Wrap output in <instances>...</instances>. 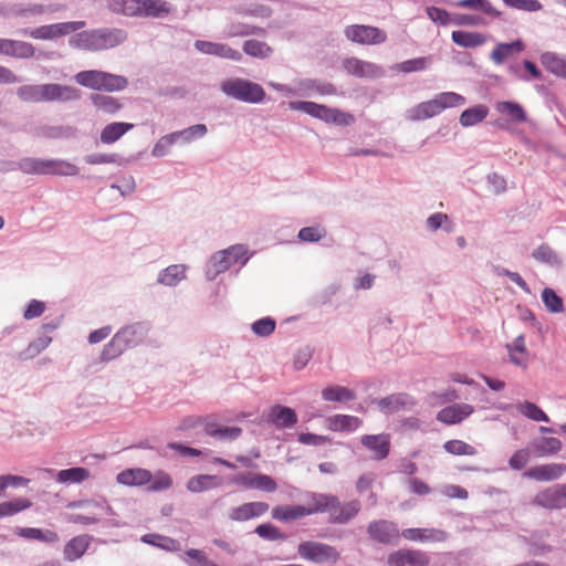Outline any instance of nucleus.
I'll return each instance as SVG.
<instances>
[{
    "mask_svg": "<svg viewBox=\"0 0 566 566\" xmlns=\"http://www.w3.org/2000/svg\"><path fill=\"white\" fill-rule=\"evenodd\" d=\"M193 46L198 52L207 55H213L234 62H240L243 59L239 50L232 49L227 43L196 40Z\"/></svg>",
    "mask_w": 566,
    "mask_h": 566,
    "instance_id": "2eb2a0df",
    "label": "nucleus"
},
{
    "mask_svg": "<svg viewBox=\"0 0 566 566\" xmlns=\"http://www.w3.org/2000/svg\"><path fill=\"white\" fill-rule=\"evenodd\" d=\"M344 35L348 41L360 45H378L387 40L384 30L366 24L347 25L344 29Z\"/></svg>",
    "mask_w": 566,
    "mask_h": 566,
    "instance_id": "f8f14e48",
    "label": "nucleus"
},
{
    "mask_svg": "<svg viewBox=\"0 0 566 566\" xmlns=\"http://www.w3.org/2000/svg\"><path fill=\"white\" fill-rule=\"evenodd\" d=\"M149 325L144 322H136L119 328L102 350V359L109 361L129 348L137 347L147 337Z\"/></svg>",
    "mask_w": 566,
    "mask_h": 566,
    "instance_id": "f03ea898",
    "label": "nucleus"
},
{
    "mask_svg": "<svg viewBox=\"0 0 566 566\" xmlns=\"http://www.w3.org/2000/svg\"><path fill=\"white\" fill-rule=\"evenodd\" d=\"M69 132V127L42 125L34 128L33 136L48 139H57L66 137Z\"/></svg>",
    "mask_w": 566,
    "mask_h": 566,
    "instance_id": "e2e57ef3",
    "label": "nucleus"
},
{
    "mask_svg": "<svg viewBox=\"0 0 566 566\" xmlns=\"http://www.w3.org/2000/svg\"><path fill=\"white\" fill-rule=\"evenodd\" d=\"M292 111L303 112L314 118L339 126H350L355 123L354 115L342 109L328 107L310 101H293L289 103Z\"/></svg>",
    "mask_w": 566,
    "mask_h": 566,
    "instance_id": "0eeeda50",
    "label": "nucleus"
},
{
    "mask_svg": "<svg viewBox=\"0 0 566 566\" xmlns=\"http://www.w3.org/2000/svg\"><path fill=\"white\" fill-rule=\"evenodd\" d=\"M361 420L355 416L335 415L327 418V427L332 431L353 432L359 428Z\"/></svg>",
    "mask_w": 566,
    "mask_h": 566,
    "instance_id": "79ce46f5",
    "label": "nucleus"
},
{
    "mask_svg": "<svg viewBox=\"0 0 566 566\" xmlns=\"http://www.w3.org/2000/svg\"><path fill=\"white\" fill-rule=\"evenodd\" d=\"M360 510V503L357 500L349 501L343 505L338 502V507L331 511V518L335 523L345 524L355 517Z\"/></svg>",
    "mask_w": 566,
    "mask_h": 566,
    "instance_id": "c03bdc74",
    "label": "nucleus"
},
{
    "mask_svg": "<svg viewBox=\"0 0 566 566\" xmlns=\"http://www.w3.org/2000/svg\"><path fill=\"white\" fill-rule=\"evenodd\" d=\"M342 66L348 75L358 78L375 80L384 77L386 74L381 65L355 56L344 59Z\"/></svg>",
    "mask_w": 566,
    "mask_h": 566,
    "instance_id": "ddd939ff",
    "label": "nucleus"
},
{
    "mask_svg": "<svg viewBox=\"0 0 566 566\" xmlns=\"http://www.w3.org/2000/svg\"><path fill=\"white\" fill-rule=\"evenodd\" d=\"M86 514H66L65 520L70 523L82 524V525H94L103 520L104 515H107L105 511H85Z\"/></svg>",
    "mask_w": 566,
    "mask_h": 566,
    "instance_id": "052dcab7",
    "label": "nucleus"
},
{
    "mask_svg": "<svg viewBox=\"0 0 566 566\" xmlns=\"http://www.w3.org/2000/svg\"><path fill=\"white\" fill-rule=\"evenodd\" d=\"M505 348L512 364L522 368L527 367V349L523 334L518 335L512 343L506 344Z\"/></svg>",
    "mask_w": 566,
    "mask_h": 566,
    "instance_id": "4c0bfd02",
    "label": "nucleus"
},
{
    "mask_svg": "<svg viewBox=\"0 0 566 566\" xmlns=\"http://www.w3.org/2000/svg\"><path fill=\"white\" fill-rule=\"evenodd\" d=\"M454 44L464 49L482 46L488 42V35L481 32L457 30L451 33Z\"/></svg>",
    "mask_w": 566,
    "mask_h": 566,
    "instance_id": "473e14b6",
    "label": "nucleus"
},
{
    "mask_svg": "<svg viewBox=\"0 0 566 566\" xmlns=\"http://www.w3.org/2000/svg\"><path fill=\"white\" fill-rule=\"evenodd\" d=\"M81 96L76 87L55 83L44 84V102H70Z\"/></svg>",
    "mask_w": 566,
    "mask_h": 566,
    "instance_id": "4be33fe9",
    "label": "nucleus"
},
{
    "mask_svg": "<svg viewBox=\"0 0 566 566\" xmlns=\"http://www.w3.org/2000/svg\"><path fill=\"white\" fill-rule=\"evenodd\" d=\"M474 408L469 403H454L441 409L437 420L446 424H455L471 416Z\"/></svg>",
    "mask_w": 566,
    "mask_h": 566,
    "instance_id": "393cba45",
    "label": "nucleus"
},
{
    "mask_svg": "<svg viewBox=\"0 0 566 566\" xmlns=\"http://www.w3.org/2000/svg\"><path fill=\"white\" fill-rule=\"evenodd\" d=\"M17 534L28 539H35L44 543H55L59 541V535L51 530L21 527L17 530Z\"/></svg>",
    "mask_w": 566,
    "mask_h": 566,
    "instance_id": "3c124183",
    "label": "nucleus"
},
{
    "mask_svg": "<svg viewBox=\"0 0 566 566\" xmlns=\"http://www.w3.org/2000/svg\"><path fill=\"white\" fill-rule=\"evenodd\" d=\"M253 252L249 250L245 244L237 243L228 247L227 249L214 252L206 268V277L209 281L214 280L219 274L224 273L234 264L244 266Z\"/></svg>",
    "mask_w": 566,
    "mask_h": 566,
    "instance_id": "20e7f679",
    "label": "nucleus"
},
{
    "mask_svg": "<svg viewBox=\"0 0 566 566\" xmlns=\"http://www.w3.org/2000/svg\"><path fill=\"white\" fill-rule=\"evenodd\" d=\"M310 515L305 505H279L272 510V517L281 522H291Z\"/></svg>",
    "mask_w": 566,
    "mask_h": 566,
    "instance_id": "ea45409f",
    "label": "nucleus"
},
{
    "mask_svg": "<svg viewBox=\"0 0 566 566\" xmlns=\"http://www.w3.org/2000/svg\"><path fill=\"white\" fill-rule=\"evenodd\" d=\"M517 411L533 421L549 422L548 416L534 402L524 401L516 405Z\"/></svg>",
    "mask_w": 566,
    "mask_h": 566,
    "instance_id": "13d9d810",
    "label": "nucleus"
},
{
    "mask_svg": "<svg viewBox=\"0 0 566 566\" xmlns=\"http://www.w3.org/2000/svg\"><path fill=\"white\" fill-rule=\"evenodd\" d=\"M69 509H83L84 511H105L108 515H114V510L111 505L104 500V501H95V500H81V501H73L67 504Z\"/></svg>",
    "mask_w": 566,
    "mask_h": 566,
    "instance_id": "680f3d73",
    "label": "nucleus"
},
{
    "mask_svg": "<svg viewBox=\"0 0 566 566\" xmlns=\"http://www.w3.org/2000/svg\"><path fill=\"white\" fill-rule=\"evenodd\" d=\"M297 553L303 559L316 564L336 563L339 559V553L335 547L319 542H302Z\"/></svg>",
    "mask_w": 566,
    "mask_h": 566,
    "instance_id": "9b49d317",
    "label": "nucleus"
},
{
    "mask_svg": "<svg viewBox=\"0 0 566 566\" xmlns=\"http://www.w3.org/2000/svg\"><path fill=\"white\" fill-rule=\"evenodd\" d=\"M360 443L373 452L375 460H384L388 457L390 450L389 434H366L360 438Z\"/></svg>",
    "mask_w": 566,
    "mask_h": 566,
    "instance_id": "aec40b11",
    "label": "nucleus"
},
{
    "mask_svg": "<svg viewBox=\"0 0 566 566\" xmlns=\"http://www.w3.org/2000/svg\"><path fill=\"white\" fill-rule=\"evenodd\" d=\"M532 256L537 262L545 263L554 268H559L563 265V259L548 244H541L539 247H537L532 252Z\"/></svg>",
    "mask_w": 566,
    "mask_h": 566,
    "instance_id": "8fccbe9b",
    "label": "nucleus"
},
{
    "mask_svg": "<svg viewBox=\"0 0 566 566\" xmlns=\"http://www.w3.org/2000/svg\"><path fill=\"white\" fill-rule=\"evenodd\" d=\"M171 11L172 6L166 0H143L142 17L163 18Z\"/></svg>",
    "mask_w": 566,
    "mask_h": 566,
    "instance_id": "49530a36",
    "label": "nucleus"
},
{
    "mask_svg": "<svg viewBox=\"0 0 566 566\" xmlns=\"http://www.w3.org/2000/svg\"><path fill=\"white\" fill-rule=\"evenodd\" d=\"M133 128L134 125L130 123L115 122L107 124L101 132L99 140L104 145L114 144Z\"/></svg>",
    "mask_w": 566,
    "mask_h": 566,
    "instance_id": "58836bf2",
    "label": "nucleus"
},
{
    "mask_svg": "<svg viewBox=\"0 0 566 566\" xmlns=\"http://www.w3.org/2000/svg\"><path fill=\"white\" fill-rule=\"evenodd\" d=\"M91 102L96 111L103 114L113 115L122 108L119 101L109 95L92 94Z\"/></svg>",
    "mask_w": 566,
    "mask_h": 566,
    "instance_id": "de8ad7c7",
    "label": "nucleus"
},
{
    "mask_svg": "<svg viewBox=\"0 0 566 566\" xmlns=\"http://www.w3.org/2000/svg\"><path fill=\"white\" fill-rule=\"evenodd\" d=\"M144 543L157 546L167 552H177L180 549L179 543L170 537L161 536L157 534H146L142 537Z\"/></svg>",
    "mask_w": 566,
    "mask_h": 566,
    "instance_id": "bf43d9fd",
    "label": "nucleus"
},
{
    "mask_svg": "<svg viewBox=\"0 0 566 566\" xmlns=\"http://www.w3.org/2000/svg\"><path fill=\"white\" fill-rule=\"evenodd\" d=\"M525 49L522 40H515L510 43H497L490 54V59L496 65H501L505 60L513 57Z\"/></svg>",
    "mask_w": 566,
    "mask_h": 566,
    "instance_id": "cd10ccee",
    "label": "nucleus"
},
{
    "mask_svg": "<svg viewBox=\"0 0 566 566\" xmlns=\"http://www.w3.org/2000/svg\"><path fill=\"white\" fill-rule=\"evenodd\" d=\"M18 97L27 103L44 102V84H27L17 90Z\"/></svg>",
    "mask_w": 566,
    "mask_h": 566,
    "instance_id": "603ef678",
    "label": "nucleus"
},
{
    "mask_svg": "<svg viewBox=\"0 0 566 566\" xmlns=\"http://www.w3.org/2000/svg\"><path fill=\"white\" fill-rule=\"evenodd\" d=\"M430 63V57L421 56L398 63L394 69L403 73L419 72L426 70Z\"/></svg>",
    "mask_w": 566,
    "mask_h": 566,
    "instance_id": "338daca9",
    "label": "nucleus"
},
{
    "mask_svg": "<svg viewBox=\"0 0 566 566\" xmlns=\"http://www.w3.org/2000/svg\"><path fill=\"white\" fill-rule=\"evenodd\" d=\"M467 99L463 95L455 92H442L433 98L421 102L411 107L406 113V118L411 122L424 120L439 115L447 108L463 106Z\"/></svg>",
    "mask_w": 566,
    "mask_h": 566,
    "instance_id": "39448f33",
    "label": "nucleus"
},
{
    "mask_svg": "<svg viewBox=\"0 0 566 566\" xmlns=\"http://www.w3.org/2000/svg\"><path fill=\"white\" fill-rule=\"evenodd\" d=\"M17 168L27 175L76 176L78 167L65 159L25 157L17 163Z\"/></svg>",
    "mask_w": 566,
    "mask_h": 566,
    "instance_id": "423d86ee",
    "label": "nucleus"
},
{
    "mask_svg": "<svg viewBox=\"0 0 566 566\" xmlns=\"http://www.w3.org/2000/svg\"><path fill=\"white\" fill-rule=\"evenodd\" d=\"M85 27L84 21H67L52 24H44L36 28H25L19 34L30 36L34 40L53 41L76 32Z\"/></svg>",
    "mask_w": 566,
    "mask_h": 566,
    "instance_id": "9d476101",
    "label": "nucleus"
},
{
    "mask_svg": "<svg viewBox=\"0 0 566 566\" xmlns=\"http://www.w3.org/2000/svg\"><path fill=\"white\" fill-rule=\"evenodd\" d=\"M532 504L546 510L566 509V483L555 484L539 491Z\"/></svg>",
    "mask_w": 566,
    "mask_h": 566,
    "instance_id": "4468645a",
    "label": "nucleus"
},
{
    "mask_svg": "<svg viewBox=\"0 0 566 566\" xmlns=\"http://www.w3.org/2000/svg\"><path fill=\"white\" fill-rule=\"evenodd\" d=\"M401 536L412 542H444L448 538L447 532L439 528H406Z\"/></svg>",
    "mask_w": 566,
    "mask_h": 566,
    "instance_id": "bb28decb",
    "label": "nucleus"
},
{
    "mask_svg": "<svg viewBox=\"0 0 566 566\" xmlns=\"http://www.w3.org/2000/svg\"><path fill=\"white\" fill-rule=\"evenodd\" d=\"M322 398L325 401L346 402L354 400L356 395L353 390L343 386H329L322 390Z\"/></svg>",
    "mask_w": 566,
    "mask_h": 566,
    "instance_id": "6e6d98bb",
    "label": "nucleus"
},
{
    "mask_svg": "<svg viewBox=\"0 0 566 566\" xmlns=\"http://www.w3.org/2000/svg\"><path fill=\"white\" fill-rule=\"evenodd\" d=\"M35 54V48L24 41L8 39V46L6 55L15 59H30Z\"/></svg>",
    "mask_w": 566,
    "mask_h": 566,
    "instance_id": "864d4df0",
    "label": "nucleus"
},
{
    "mask_svg": "<svg viewBox=\"0 0 566 566\" xmlns=\"http://www.w3.org/2000/svg\"><path fill=\"white\" fill-rule=\"evenodd\" d=\"M242 430L239 427H207V433L220 440L232 441L241 436Z\"/></svg>",
    "mask_w": 566,
    "mask_h": 566,
    "instance_id": "0e129e2a",
    "label": "nucleus"
},
{
    "mask_svg": "<svg viewBox=\"0 0 566 566\" xmlns=\"http://www.w3.org/2000/svg\"><path fill=\"white\" fill-rule=\"evenodd\" d=\"M489 115L488 106L483 104L475 105L463 111L459 117V122L463 127H471L482 123Z\"/></svg>",
    "mask_w": 566,
    "mask_h": 566,
    "instance_id": "a18cd8bd",
    "label": "nucleus"
},
{
    "mask_svg": "<svg viewBox=\"0 0 566 566\" xmlns=\"http://www.w3.org/2000/svg\"><path fill=\"white\" fill-rule=\"evenodd\" d=\"M336 87L328 82L316 78H300L297 80V96L311 98L317 95L331 96L336 95Z\"/></svg>",
    "mask_w": 566,
    "mask_h": 566,
    "instance_id": "f3484780",
    "label": "nucleus"
},
{
    "mask_svg": "<svg viewBox=\"0 0 566 566\" xmlns=\"http://www.w3.org/2000/svg\"><path fill=\"white\" fill-rule=\"evenodd\" d=\"M32 506V503L23 497H17L11 501L0 503V518L15 515Z\"/></svg>",
    "mask_w": 566,
    "mask_h": 566,
    "instance_id": "4d7b16f0",
    "label": "nucleus"
},
{
    "mask_svg": "<svg viewBox=\"0 0 566 566\" xmlns=\"http://www.w3.org/2000/svg\"><path fill=\"white\" fill-rule=\"evenodd\" d=\"M495 111L502 115L506 124H522L527 122V114L524 107L513 101H500L495 103Z\"/></svg>",
    "mask_w": 566,
    "mask_h": 566,
    "instance_id": "a878e982",
    "label": "nucleus"
},
{
    "mask_svg": "<svg viewBox=\"0 0 566 566\" xmlns=\"http://www.w3.org/2000/svg\"><path fill=\"white\" fill-rule=\"evenodd\" d=\"M455 8L471 10L475 13H457L452 23L461 27H488L492 20L502 15L490 0H457L451 3Z\"/></svg>",
    "mask_w": 566,
    "mask_h": 566,
    "instance_id": "7ed1b4c3",
    "label": "nucleus"
},
{
    "mask_svg": "<svg viewBox=\"0 0 566 566\" xmlns=\"http://www.w3.org/2000/svg\"><path fill=\"white\" fill-rule=\"evenodd\" d=\"M429 556L417 549H399L388 556L389 566H427Z\"/></svg>",
    "mask_w": 566,
    "mask_h": 566,
    "instance_id": "6ab92c4d",
    "label": "nucleus"
},
{
    "mask_svg": "<svg viewBox=\"0 0 566 566\" xmlns=\"http://www.w3.org/2000/svg\"><path fill=\"white\" fill-rule=\"evenodd\" d=\"M268 510L269 504L265 502H249L231 509L228 516L232 521L244 522L263 515Z\"/></svg>",
    "mask_w": 566,
    "mask_h": 566,
    "instance_id": "5701e85b",
    "label": "nucleus"
},
{
    "mask_svg": "<svg viewBox=\"0 0 566 566\" xmlns=\"http://www.w3.org/2000/svg\"><path fill=\"white\" fill-rule=\"evenodd\" d=\"M530 449L537 458L555 454L562 450V442L557 438H541L531 442Z\"/></svg>",
    "mask_w": 566,
    "mask_h": 566,
    "instance_id": "a19ab883",
    "label": "nucleus"
},
{
    "mask_svg": "<svg viewBox=\"0 0 566 566\" xmlns=\"http://www.w3.org/2000/svg\"><path fill=\"white\" fill-rule=\"evenodd\" d=\"M188 265L171 264L158 273L157 283L174 287L187 279Z\"/></svg>",
    "mask_w": 566,
    "mask_h": 566,
    "instance_id": "7c9ffc66",
    "label": "nucleus"
},
{
    "mask_svg": "<svg viewBox=\"0 0 566 566\" xmlns=\"http://www.w3.org/2000/svg\"><path fill=\"white\" fill-rule=\"evenodd\" d=\"M116 481L128 486H140L151 481V473L146 469H127L117 474Z\"/></svg>",
    "mask_w": 566,
    "mask_h": 566,
    "instance_id": "f704fd0d",
    "label": "nucleus"
},
{
    "mask_svg": "<svg viewBox=\"0 0 566 566\" xmlns=\"http://www.w3.org/2000/svg\"><path fill=\"white\" fill-rule=\"evenodd\" d=\"M566 472V464L547 463L532 467L524 471L523 476L537 482H552L558 480Z\"/></svg>",
    "mask_w": 566,
    "mask_h": 566,
    "instance_id": "a211bd4d",
    "label": "nucleus"
},
{
    "mask_svg": "<svg viewBox=\"0 0 566 566\" xmlns=\"http://www.w3.org/2000/svg\"><path fill=\"white\" fill-rule=\"evenodd\" d=\"M367 532L373 539L382 544H397L400 538L398 526L387 520L369 523Z\"/></svg>",
    "mask_w": 566,
    "mask_h": 566,
    "instance_id": "dca6fc26",
    "label": "nucleus"
},
{
    "mask_svg": "<svg viewBox=\"0 0 566 566\" xmlns=\"http://www.w3.org/2000/svg\"><path fill=\"white\" fill-rule=\"evenodd\" d=\"M45 472L54 475L55 481L61 484L82 483L91 476L90 471L82 467L64 469L56 472L52 469H46Z\"/></svg>",
    "mask_w": 566,
    "mask_h": 566,
    "instance_id": "c85d7f7f",
    "label": "nucleus"
},
{
    "mask_svg": "<svg viewBox=\"0 0 566 566\" xmlns=\"http://www.w3.org/2000/svg\"><path fill=\"white\" fill-rule=\"evenodd\" d=\"M337 507L338 499L335 495L323 493H311L308 505L306 506L307 511H310V515L319 512H328L331 514V511Z\"/></svg>",
    "mask_w": 566,
    "mask_h": 566,
    "instance_id": "72a5a7b5",
    "label": "nucleus"
},
{
    "mask_svg": "<svg viewBox=\"0 0 566 566\" xmlns=\"http://www.w3.org/2000/svg\"><path fill=\"white\" fill-rule=\"evenodd\" d=\"M443 449L453 455H475L478 453L473 446L462 440H449L444 442Z\"/></svg>",
    "mask_w": 566,
    "mask_h": 566,
    "instance_id": "69168bd1",
    "label": "nucleus"
},
{
    "mask_svg": "<svg viewBox=\"0 0 566 566\" xmlns=\"http://www.w3.org/2000/svg\"><path fill=\"white\" fill-rule=\"evenodd\" d=\"M376 403L381 412L390 415L411 409L415 406V400L407 394H394L377 400Z\"/></svg>",
    "mask_w": 566,
    "mask_h": 566,
    "instance_id": "412c9836",
    "label": "nucleus"
},
{
    "mask_svg": "<svg viewBox=\"0 0 566 566\" xmlns=\"http://www.w3.org/2000/svg\"><path fill=\"white\" fill-rule=\"evenodd\" d=\"M208 133V128L205 124H196L187 128L172 132L171 135L176 145L186 146L193 143L197 139L203 138Z\"/></svg>",
    "mask_w": 566,
    "mask_h": 566,
    "instance_id": "c9c22d12",
    "label": "nucleus"
},
{
    "mask_svg": "<svg viewBox=\"0 0 566 566\" xmlns=\"http://www.w3.org/2000/svg\"><path fill=\"white\" fill-rule=\"evenodd\" d=\"M74 78L81 86L95 91L118 92L128 85V80L125 76L99 70L81 71L75 74Z\"/></svg>",
    "mask_w": 566,
    "mask_h": 566,
    "instance_id": "1a4fd4ad",
    "label": "nucleus"
},
{
    "mask_svg": "<svg viewBox=\"0 0 566 566\" xmlns=\"http://www.w3.org/2000/svg\"><path fill=\"white\" fill-rule=\"evenodd\" d=\"M266 421L277 429L292 428L297 422V415L290 407L275 405L269 410Z\"/></svg>",
    "mask_w": 566,
    "mask_h": 566,
    "instance_id": "b1692460",
    "label": "nucleus"
},
{
    "mask_svg": "<svg viewBox=\"0 0 566 566\" xmlns=\"http://www.w3.org/2000/svg\"><path fill=\"white\" fill-rule=\"evenodd\" d=\"M128 38L120 28H98L76 33L69 39V44L84 51H104L123 44Z\"/></svg>",
    "mask_w": 566,
    "mask_h": 566,
    "instance_id": "f257e3e1",
    "label": "nucleus"
},
{
    "mask_svg": "<svg viewBox=\"0 0 566 566\" xmlns=\"http://www.w3.org/2000/svg\"><path fill=\"white\" fill-rule=\"evenodd\" d=\"M265 29L255 27L241 21H229L224 29L223 35L226 38H244L249 35H265Z\"/></svg>",
    "mask_w": 566,
    "mask_h": 566,
    "instance_id": "2f4dec72",
    "label": "nucleus"
},
{
    "mask_svg": "<svg viewBox=\"0 0 566 566\" xmlns=\"http://www.w3.org/2000/svg\"><path fill=\"white\" fill-rule=\"evenodd\" d=\"M92 536L90 535H77L71 538L64 546L63 556L69 562L80 559L85 552L88 549L92 543Z\"/></svg>",
    "mask_w": 566,
    "mask_h": 566,
    "instance_id": "c756f323",
    "label": "nucleus"
},
{
    "mask_svg": "<svg viewBox=\"0 0 566 566\" xmlns=\"http://www.w3.org/2000/svg\"><path fill=\"white\" fill-rule=\"evenodd\" d=\"M539 61L548 72L566 78V59L555 52H544Z\"/></svg>",
    "mask_w": 566,
    "mask_h": 566,
    "instance_id": "37998d69",
    "label": "nucleus"
},
{
    "mask_svg": "<svg viewBox=\"0 0 566 566\" xmlns=\"http://www.w3.org/2000/svg\"><path fill=\"white\" fill-rule=\"evenodd\" d=\"M143 0H107V9L125 17H142Z\"/></svg>",
    "mask_w": 566,
    "mask_h": 566,
    "instance_id": "e433bc0d",
    "label": "nucleus"
},
{
    "mask_svg": "<svg viewBox=\"0 0 566 566\" xmlns=\"http://www.w3.org/2000/svg\"><path fill=\"white\" fill-rule=\"evenodd\" d=\"M220 91L230 98L249 104H259L265 98V92L260 84L241 77L223 80Z\"/></svg>",
    "mask_w": 566,
    "mask_h": 566,
    "instance_id": "6e6552de",
    "label": "nucleus"
},
{
    "mask_svg": "<svg viewBox=\"0 0 566 566\" xmlns=\"http://www.w3.org/2000/svg\"><path fill=\"white\" fill-rule=\"evenodd\" d=\"M219 484L220 481L216 475L199 474L188 480L187 490L192 493H199L212 490L219 486Z\"/></svg>",
    "mask_w": 566,
    "mask_h": 566,
    "instance_id": "09e8293b",
    "label": "nucleus"
},
{
    "mask_svg": "<svg viewBox=\"0 0 566 566\" xmlns=\"http://www.w3.org/2000/svg\"><path fill=\"white\" fill-rule=\"evenodd\" d=\"M427 228L430 231H437L438 229H444L446 232L450 233L453 230L452 222L448 214L442 212H436L427 218Z\"/></svg>",
    "mask_w": 566,
    "mask_h": 566,
    "instance_id": "774afa93",
    "label": "nucleus"
},
{
    "mask_svg": "<svg viewBox=\"0 0 566 566\" xmlns=\"http://www.w3.org/2000/svg\"><path fill=\"white\" fill-rule=\"evenodd\" d=\"M242 51L255 59H268L273 53V49L264 41L247 40L242 44Z\"/></svg>",
    "mask_w": 566,
    "mask_h": 566,
    "instance_id": "5fc2aeb1",
    "label": "nucleus"
}]
</instances>
